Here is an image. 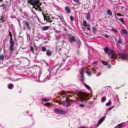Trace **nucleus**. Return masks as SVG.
<instances>
[{
	"mask_svg": "<svg viewBox=\"0 0 128 128\" xmlns=\"http://www.w3.org/2000/svg\"><path fill=\"white\" fill-rule=\"evenodd\" d=\"M61 95L63 98L66 97V100L64 101L61 102V104H62L63 106H68L70 105V103L67 100H70L69 99H68V98H70L72 96V95L73 94V93L72 92H61Z\"/></svg>",
	"mask_w": 128,
	"mask_h": 128,
	"instance_id": "obj_1",
	"label": "nucleus"
},
{
	"mask_svg": "<svg viewBox=\"0 0 128 128\" xmlns=\"http://www.w3.org/2000/svg\"><path fill=\"white\" fill-rule=\"evenodd\" d=\"M78 98L81 101H86L89 99L88 95L86 93L79 92L77 93Z\"/></svg>",
	"mask_w": 128,
	"mask_h": 128,
	"instance_id": "obj_2",
	"label": "nucleus"
},
{
	"mask_svg": "<svg viewBox=\"0 0 128 128\" xmlns=\"http://www.w3.org/2000/svg\"><path fill=\"white\" fill-rule=\"evenodd\" d=\"M104 51L106 54H110V58L112 59H114L116 58V55L114 52L112 50H109L108 47H105L104 48Z\"/></svg>",
	"mask_w": 128,
	"mask_h": 128,
	"instance_id": "obj_3",
	"label": "nucleus"
},
{
	"mask_svg": "<svg viewBox=\"0 0 128 128\" xmlns=\"http://www.w3.org/2000/svg\"><path fill=\"white\" fill-rule=\"evenodd\" d=\"M9 35L10 36V52L12 53L14 49V43L13 42L12 39V33L10 31L9 32Z\"/></svg>",
	"mask_w": 128,
	"mask_h": 128,
	"instance_id": "obj_4",
	"label": "nucleus"
},
{
	"mask_svg": "<svg viewBox=\"0 0 128 128\" xmlns=\"http://www.w3.org/2000/svg\"><path fill=\"white\" fill-rule=\"evenodd\" d=\"M54 111L56 113L59 114H63L66 113V111L62 108H56L54 110Z\"/></svg>",
	"mask_w": 128,
	"mask_h": 128,
	"instance_id": "obj_5",
	"label": "nucleus"
},
{
	"mask_svg": "<svg viewBox=\"0 0 128 128\" xmlns=\"http://www.w3.org/2000/svg\"><path fill=\"white\" fill-rule=\"evenodd\" d=\"M119 57L122 60H128V54H126L118 53Z\"/></svg>",
	"mask_w": 128,
	"mask_h": 128,
	"instance_id": "obj_6",
	"label": "nucleus"
},
{
	"mask_svg": "<svg viewBox=\"0 0 128 128\" xmlns=\"http://www.w3.org/2000/svg\"><path fill=\"white\" fill-rule=\"evenodd\" d=\"M39 0H28V2L30 3V5H32L34 7L35 6L37 3H38Z\"/></svg>",
	"mask_w": 128,
	"mask_h": 128,
	"instance_id": "obj_7",
	"label": "nucleus"
},
{
	"mask_svg": "<svg viewBox=\"0 0 128 128\" xmlns=\"http://www.w3.org/2000/svg\"><path fill=\"white\" fill-rule=\"evenodd\" d=\"M36 4V5L35 6H34V8L36 10H38L39 11L41 12L42 10L40 6L41 5L42 3L40 2L39 0L38 3H37Z\"/></svg>",
	"mask_w": 128,
	"mask_h": 128,
	"instance_id": "obj_8",
	"label": "nucleus"
},
{
	"mask_svg": "<svg viewBox=\"0 0 128 128\" xmlns=\"http://www.w3.org/2000/svg\"><path fill=\"white\" fill-rule=\"evenodd\" d=\"M44 18V20H46V23L47 22L50 23H51L52 22V19L49 16H46V15H43Z\"/></svg>",
	"mask_w": 128,
	"mask_h": 128,
	"instance_id": "obj_9",
	"label": "nucleus"
},
{
	"mask_svg": "<svg viewBox=\"0 0 128 128\" xmlns=\"http://www.w3.org/2000/svg\"><path fill=\"white\" fill-rule=\"evenodd\" d=\"M68 40L70 42H72L76 41L75 37L72 35H69L68 36Z\"/></svg>",
	"mask_w": 128,
	"mask_h": 128,
	"instance_id": "obj_10",
	"label": "nucleus"
},
{
	"mask_svg": "<svg viewBox=\"0 0 128 128\" xmlns=\"http://www.w3.org/2000/svg\"><path fill=\"white\" fill-rule=\"evenodd\" d=\"M105 118V117L104 116H103L101 118L98 122L97 124L98 126L103 122Z\"/></svg>",
	"mask_w": 128,
	"mask_h": 128,
	"instance_id": "obj_11",
	"label": "nucleus"
},
{
	"mask_svg": "<svg viewBox=\"0 0 128 128\" xmlns=\"http://www.w3.org/2000/svg\"><path fill=\"white\" fill-rule=\"evenodd\" d=\"M86 19L88 20H90L91 18V14L90 12H88L87 14H86Z\"/></svg>",
	"mask_w": 128,
	"mask_h": 128,
	"instance_id": "obj_12",
	"label": "nucleus"
},
{
	"mask_svg": "<svg viewBox=\"0 0 128 128\" xmlns=\"http://www.w3.org/2000/svg\"><path fill=\"white\" fill-rule=\"evenodd\" d=\"M120 33L122 34H127V32L126 29H122Z\"/></svg>",
	"mask_w": 128,
	"mask_h": 128,
	"instance_id": "obj_13",
	"label": "nucleus"
},
{
	"mask_svg": "<svg viewBox=\"0 0 128 128\" xmlns=\"http://www.w3.org/2000/svg\"><path fill=\"white\" fill-rule=\"evenodd\" d=\"M65 9L66 12L68 14H70V13L71 11L70 10L68 7H66L65 8Z\"/></svg>",
	"mask_w": 128,
	"mask_h": 128,
	"instance_id": "obj_14",
	"label": "nucleus"
},
{
	"mask_svg": "<svg viewBox=\"0 0 128 128\" xmlns=\"http://www.w3.org/2000/svg\"><path fill=\"white\" fill-rule=\"evenodd\" d=\"M49 29V26H43L42 27V29L43 30H46Z\"/></svg>",
	"mask_w": 128,
	"mask_h": 128,
	"instance_id": "obj_15",
	"label": "nucleus"
},
{
	"mask_svg": "<svg viewBox=\"0 0 128 128\" xmlns=\"http://www.w3.org/2000/svg\"><path fill=\"white\" fill-rule=\"evenodd\" d=\"M46 54L47 55L50 56L51 55L52 52L50 50H48L46 51Z\"/></svg>",
	"mask_w": 128,
	"mask_h": 128,
	"instance_id": "obj_16",
	"label": "nucleus"
},
{
	"mask_svg": "<svg viewBox=\"0 0 128 128\" xmlns=\"http://www.w3.org/2000/svg\"><path fill=\"white\" fill-rule=\"evenodd\" d=\"M83 22V26L85 27L86 26H88V24H89L88 23H87V22L85 21H84Z\"/></svg>",
	"mask_w": 128,
	"mask_h": 128,
	"instance_id": "obj_17",
	"label": "nucleus"
},
{
	"mask_svg": "<svg viewBox=\"0 0 128 128\" xmlns=\"http://www.w3.org/2000/svg\"><path fill=\"white\" fill-rule=\"evenodd\" d=\"M0 20L2 23H4L5 22V20L4 19V16H0Z\"/></svg>",
	"mask_w": 128,
	"mask_h": 128,
	"instance_id": "obj_18",
	"label": "nucleus"
},
{
	"mask_svg": "<svg viewBox=\"0 0 128 128\" xmlns=\"http://www.w3.org/2000/svg\"><path fill=\"white\" fill-rule=\"evenodd\" d=\"M41 101H43L44 102H48L49 100V99L48 98H42L41 100Z\"/></svg>",
	"mask_w": 128,
	"mask_h": 128,
	"instance_id": "obj_19",
	"label": "nucleus"
},
{
	"mask_svg": "<svg viewBox=\"0 0 128 128\" xmlns=\"http://www.w3.org/2000/svg\"><path fill=\"white\" fill-rule=\"evenodd\" d=\"M25 26L27 27L28 29V30H30V28H31V27H30L29 26V24L27 22H26L25 24Z\"/></svg>",
	"mask_w": 128,
	"mask_h": 128,
	"instance_id": "obj_20",
	"label": "nucleus"
},
{
	"mask_svg": "<svg viewBox=\"0 0 128 128\" xmlns=\"http://www.w3.org/2000/svg\"><path fill=\"white\" fill-rule=\"evenodd\" d=\"M123 124V123H121L116 126L115 128H120Z\"/></svg>",
	"mask_w": 128,
	"mask_h": 128,
	"instance_id": "obj_21",
	"label": "nucleus"
},
{
	"mask_svg": "<svg viewBox=\"0 0 128 128\" xmlns=\"http://www.w3.org/2000/svg\"><path fill=\"white\" fill-rule=\"evenodd\" d=\"M107 12L108 14L110 16H112V12L111 11L109 10H107Z\"/></svg>",
	"mask_w": 128,
	"mask_h": 128,
	"instance_id": "obj_22",
	"label": "nucleus"
},
{
	"mask_svg": "<svg viewBox=\"0 0 128 128\" xmlns=\"http://www.w3.org/2000/svg\"><path fill=\"white\" fill-rule=\"evenodd\" d=\"M84 70V68H82L81 69L80 72V74H83Z\"/></svg>",
	"mask_w": 128,
	"mask_h": 128,
	"instance_id": "obj_23",
	"label": "nucleus"
},
{
	"mask_svg": "<svg viewBox=\"0 0 128 128\" xmlns=\"http://www.w3.org/2000/svg\"><path fill=\"white\" fill-rule=\"evenodd\" d=\"M41 50L43 52L45 51L46 50V48L44 46L42 47Z\"/></svg>",
	"mask_w": 128,
	"mask_h": 128,
	"instance_id": "obj_24",
	"label": "nucleus"
},
{
	"mask_svg": "<svg viewBox=\"0 0 128 128\" xmlns=\"http://www.w3.org/2000/svg\"><path fill=\"white\" fill-rule=\"evenodd\" d=\"M106 37L107 38H108L109 39H110V38H112L111 36H108L107 34H106V35H105V36H104Z\"/></svg>",
	"mask_w": 128,
	"mask_h": 128,
	"instance_id": "obj_25",
	"label": "nucleus"
},
{
	"mask_svg": "<svg viewBox=\"0 0 128 128\" xmlns=\"http://www.w3.org/2000/svg\"><path fill=\"white\" fill-rule=\"evenodd\" d=\"M84 85L85 86H86V88L88 90H90V87L88 85H87L86 84H84Z\"/></svg>",
	"mask_w": 128,
	"mask_h": 128,
	"instance_id": "obj_26",
	"label": "nucleus"
},
{
	"mask_svg": "<svg viewBox=\"0 0 128 128\" xmlns=\"http://www.w3.org/2000/svg\"><path fill=\"white\" fill-rule=\"evenodd\" d=\"M88 25V26H86L85 27L88 30H90V26L89 24Z\"/></svg>",
	"mask_w": 128,
	"mask_h": 128,
	"instance_id": "obj_27",
	"label": "nucleus"
},
{
	"mask_svg": "<svg viewBox=\"0 0 128 128\" xmlns=\"http://www.w3.org/2000/svg\"><path fill=\"white\" fill-rule=\"evenodd\" d=\"M111 104V102L109 101V102L106 104V105L107 106H110Z\"/></svg>",
	"mask_w": 128,
	"mask_h": 128,
	"instance_id": "obj_28",
	"label": "nucleus"
},
{
	"mask_svg": "<svg viewBox=\"0 0 128 128\" xmlns=\"http://www.w3.org/2000/svg\"><path fill=\"white\" fill-rule=\"evenodd\" d=\"M120 20L122 24H124V22L123 18H121L120 19Z\"/></svg>",
	"mask_w": 128,
	"mask_h": 128,
	"instance_id": "obj_29",
	"label": "nucleus"
},
{
	"mask_svg": "<svg viewBox=\"0 0 128 128\" xmlns=\"http://www.w3.org/2000/svg\"><path fill=\"white\" fill-rule=\"evenodd\" d=\"M50 103H46L45 104V105L46 106H50Z\"/></svg>",
	"mask_w": 128,
	"mask_h": 128,
	"instance_id": "obj_30",
	"label": "nucleus"
},
{
	"mask_svg": "<svg viewBox=\"0 0 128 128\" xmlns=\"http://www.w3.org/2000/svg\"><path fill=\"white\" fill-rule=\"evenodd\" d=\"M13 84H10L8 86V87L9 88L11 89L12 87V86Z\"/></svg>",
	"mask_w": 128,
	"mask_h": 128,
	"instance_id": "obj_31",
	"label": "nucleus"
},
{
	"mask_svg": "<svg viewBox=\"0 0 128 128\" xmlns=\"http://www.w3.org/2000/svg\"><path fill=\"white\" fill-rule=\"evenodd\" d=\"M59 18L61 20V21H63L64 20V19L63 18V17L62 16H59Z\"/></svg>",
	"mask_w": 128,
	"mask_h": 128,
	"instance_id": "obj_32",
	"label": "nucleus"
},
{
	"mask_svg": "<svg viewBox=\"0 0 128 128\" xmlns=\"http://www.w3.org/2000/svg\"><path fill=\"white\" fill-rule=\"evenodd\" d=\"M102 62L104 65H106L107 64V63L106 62L104 61H102Z\"/></svg>",
	"mask_w": 128,
	"mask_h": 128,
	"instance_id": "obj_33",
	"label": "nucleus"
},
{
	"mask_svg": "<svg viewBox=\"0 0 128 128\" xmlns=\"http://www.w3.org/2000/svg\"><path fill=\"white\" fill-rule=\"evenodd\" d=\"M86 72L88 75L90 76L91 75V73L90 72L86 71Z\"/></svg>",
	"mask_w": 128,
	"mask_h": 128,
	"instance_id": "obj_34",
	"label": "nucleus"
},
{
	"mask_svg": "<svg viewBox=\"0 0 128 128\" xmlns=\"http://www.w3.org/2000/svg\"><path fill=\"white\" fill-rule=\"evenodd\" d=\"M118 43H119V44H122V41L120 38L118 40Z\"/></svg>",
	"mask_w": 128,
	"mask_h": 128,
	"instance_id": "obj_35",
	"label": "nucleus"
},
{
	"mask_svg": "<svg viewBox=\"0 0 128 128\" xmlns=\"http://www.w3.org/2000/svg\"><path fill=\"white\" fill-rule=\"evenodd\" d=\"M70 19L71 21H73L74 20V18L72 16H70Z\"/></svg>",
	"mask_w": 128,
	"mask_h": 128,
	"instance_id": "obj_36",
	"label": "nucleus"
},
{
	"mask_svg": "<svg viewBox=\"0 0 128 128\" xmlns=\"http://www.w3.org/2000/svg\"><path fill=\"white\" fill-rule=\"evenodd\" d=\"M4 56L3 55H2L0 56V60H2L4 58Z\"/></svg>",
	"mask_w": 128,
	"mask_h": 128,
	"instance_id": "obj_37",
	"label": "nucleus"
},
{
	"mask_svg": "<svg viewBox=\"0 0 128 128\" xmlns=\"http://www.w3.org/2000/svg\"><path fill=\"white\" fill-rule=\"evenodd\" d=\"M117 16H124V15H122V14L120 13H117Z\"/></svg>",
	"mask_w": 128,
	"mask_h": 128,
	"instance_id": "obj_38",
	"label": "nucleus"
},
{
	"mask_svg": "<svg viewBox=\"0 0 128 128\" xmlns=\"http://www.w3.org/2000/svg\"><path fill=\"white\" fill-rule=\"evenodd\" d=\"M112 30L114 31L115 32L117 33L118 32L117 31V30H115V29H114L113 28H112L111 29Z\"/></svg>",
	"mask_w": 128,
	"mask_h": 128,
	"instance_id": "obj_39",
	"label": "nucleus"
},
{
	"mask_svg": "<svg viewBox=\"0 0 128 128\" xmlns=\"http://www.w3.org/2000/svg\"><path fill=\"white\" fill-rule=\"evenodd\" d=\"M102 101L103 102H104L105 100L106 99V98H104V97H102Z\"/></svg>",
	"mask_w": 128,
	"mask_h": 128,
	"instance_id": "obj_40",
	"label": "nucleus"
},
{
	"mask_svg": "<svg viewBox=\"0 0 128 128\" xmlns=\"http://www.w3.org/2000/svg\"><path fill=\"white\" fill-rule=\"evenodd\" d=\"M81 78H82V80H84V77L83 76V74H81Z\"/></svg>",
	"mask_w": 128,
	"mask_h": 128,
	"instance_id": "obj_41",
	"label": "nucleus"
},
{
	"mask_svg": "<svg viewBox=\"0 0 128 128\" xmlns=\"http://www.w3.org/2000/svg\"><path fill=\"white\" fill-rule=\"evenodd\" d=\"M76 43L78 44L79 46H80V42L79 41H78L76 42Z\"/></svg>",
	"mask_w": 128,
	"mask_h": 128,
	"instance_id": "obj_42",
	"label": "nucleus"
},
{
	"mask_svg": "<svg viewBox=\"0 0 128 128\" xmlns=\"http://www.w3.org/2000/svg\"><path fill=\"white\" fill-rule=\"evenodd\" d=\"M84 106L83 104H80V106L81 107H82V108L84 107Z\"/></svg>",
	"mask_w": 128,
	"mask_h": 128,
	"instance_id": "obj_43",
	"label": "nucleus"
},
{
	"mask_svg": "<svg viewBox=\"0 0 128 128\" xmlns=\"http://www.w3.org/2000/svg\"><path fill=\"white\" fill-rule=\"evenodd\" d=\"M93 103V101H90V102H89V104H92Z\"/></svg>",
	"mask_w": 128,
	"mask_h": 128,
	"instance_id": "obj_44",
	"label": "nucleus"
},
{
	"mask_svg": "<svg viewBox=\"0 0 128 128\" xmlns=\"http://www.w3.org/2000/svg\"><path fill=\"white\" fill-rule=\"evenodd\" d=\"M74 1L76 2H79V1L78 0H73Z\"/></svg>",
	"mask_w": 128,
	"mask_h": 128,
	"instance_id": "obj_45",
	"label": "nucleus"
},
{
	"mask_svg": "<svg viewBox=\"0 0 128 128\" xmlns=\"http://www.w3.org/2000/svg\"><path fill=\"white\" fill-rule=\"evenodd\" d=\"M106 34L104 33V32L102 33V36H105V35H106Z\"/></svg>",
	"mask_w": 128,
	"mask_h": 128,
	"instance_id": "obj_46",
	"label": "nucleus"
},
{
	"mask_svg": "<svg viewBox=\"0 0 128 128\" xmlns=\"http://www.w3.org/2000/svg\"><path fill=\"white\" fill-rule=\"evenodd\" d=\"M97 63V62L96 61L93 62V63L94 64H96Z\"/></svg>",
	"mask_w": 128,
	"mask_h": 128,
	"instance_id": "obj_47",
	"label": "nucleus"
},
{
	"mask_svg": "<svg viewBox=\"0 0 128 128\" xmlns=\"http://www.w3.org/2000/svg\"><path fill=\"white\" fill-rule=\"evenodd\" d=\"M79 128H85L84 126H81L79 127Z\"/></svg>",
	"mask_w": 128,
	"mask_h": 128,
	"instance_id": "obj_48",
	"label": "nucleus"
},
{
	"mask_svg": "<svg viewBox=\"0 0 128 128\" xmlns=\"http://www.w3.org/2000/svg\"><path fill=\"white\" fill-rule=\"evenodd\" d=\"M31 50H32V51H33V48H31Z\"/></svg>",
	"mask_w": 128,
	"mask_h": 128,
	"instance_id": "obj_49",
	"label": "nucleus"
},
{
	"mask_svg": "<svg viewBox=\"0 0 128 128\" xmlns=\"http://www.w3.org/2000/svg\"><path fill=\"white\" fill-rule=\"evenodd\" d=\"M4 4H2V6L3 7L4 6Z\"/></svg>",
	"mask_w": 128,
	"mask_h": 128,
	"instance_id": "obj_50",
	"label": "nucleus"
},
{
	"mask_svg": "<svg viewBox=\"0 0 128 128\" xmlns=\"http://www.w3.org/2000/svg\"><path fill=\"white\" fill-rule=\"evenodd\" d=\"M48 76H47L46 77V78H48Z\"/></svg>",
	"mask_w": 128,
	"mask_h": 128,
	"instance_id": "obj_51",
	"label": "nucleus"
},
{
	"mask_svg": "<svg viewBox=\"0 0 128 128\" xmlns=\"http://www.w3.org/2000/svg\"><path fill=\"white\" fill-rule=\"evenodd\" d=\"M100 74V73H99L98 74H97V76H98V74Z\"/></svg>",
	"mask_w": 128,
	"mask_h": 128,
	"instance_id": "obj_52",
	"label": "nucleus"
},
{
	"mask_svg": "<svg viewBox=\"0 0 128 128\" xmlns=\"http://www.w3.org/2000/svg\"><path fill=\"white\" fill-rule=\"evenodd\" d=\"M3 0H0V2H2V1Z\"/></svg>",
	"mask_w": 128,
	"mask_h": 128,
	"instance_id": "obj_53",
	"label": "nucleus"
},
{
	"mask_svg": "<svg viewBox=\"0 0 128 128\" xmlns=\"http://www.w3.org/2000/svg\"><path fill=\"white\" fill-rule=\"evenodd\" d=\"M46 64L47 66H48V64L47 63H46Z\"/></svg>",
	"mask_w": 128,
	"mask_h": 128,
	"instance_id": "obj_54",
	"label": "nucleus"
},
{
	"mask_svg": "<svg viewBox=\"0 0 128 128\" xmlns=\"http://www.w3.org/2000/svg\"><path fill=\"white\" fill-rule=\"evenodd\" d=\"M93 29H95V28H93Z\"/></svg>",
	"mask_w": 128,
	"mask_h": 128,
	"instance_id": "obj_55",
	"label": "nucleus"
}]
</instances>
